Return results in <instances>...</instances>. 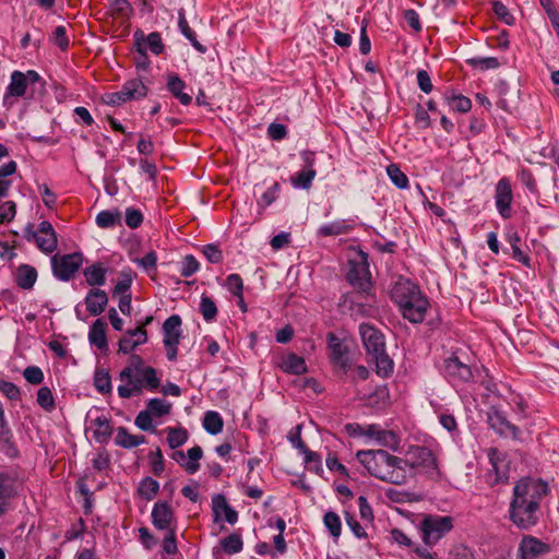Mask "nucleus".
I'll return each instance as SVG.
<instances>
[{
    "mask_svg": "<svg viewBox=\"0 0 559 559\" xmlns=\"http://www.w3.org/2000/svg\"><path fill=\"white\" fill-rule=\"evenodd\" d=\"M158 489H159V484L155 479H153L151 477H145L140 483L138 490H139V493L141 495V497H143L146 500H152L158 492Z\"/></svg>",
    "mask_w": 559,
    "mask_h": 559,
    "instance_id": "nucleus-44",
    "label": "nucleus"
},
{
    "mask_svg": "<svg viewBox=\"0 0 559 559\" xmlns=\"http://www.w3.org/2000/svg\"><path fill=\"white\" fill-rule=\"evenodd\" d=\"M487 420L489 426L499 435L520 439V429L507 419V416L502 411L491 407L487 414Z\"/></svg>",
    "mask_w": 559,
    "mask_h": 559,
    "instance_id": "nucleus-13",
    "label": "nucleus"
},
{
    "mask_svg": "<svg viewBox=\"0 0 559 559\" xmlns=\"http://www.w3.org/2000/svg\"><path fill=\"white\" fill-rule=\"evenodd\" d=\"M353 229V225L345 219L334 221L329 224L322 225L318 229V235L322 237L328 236H340L349 233Z\"/></svg>",
    "mask_w": 559,
    "mask_h": 559,
    "instance_id": "nucleus-32",
    "label": "nucleus"
},
{
    "mask_svg": "<svg viewBox=\"0 0 559 559\" xmlns=\"http://www.w3.org/2000/svg\"><path fill=\"white\" fill-rule=\"evenodd\" d=\"M93 436L96 442L106 443L110 439L112 428L110 421L105 416H98L93 420Z\"/></svg>",
    "mask_w": 559,
    "mask_h": 559,
    "instance_id": "nucleus-31",
    "label": "nucleus"
},
{
    "mask_svg": "<svg viewBox=\"0 0 559 559\" xmlns=\"http://www.w3.org/2000/svg\"><path fill=\"white\" fill-rule=\"evenodd\" d=\"M223 418L217 412L209 411L205 413L203 418V427L209 433H219L223 430Z\"/></svg>",
    "mask_w": 559,
    "mask_h": 559,
    "instance_id": "nucleus-37",
    "label": "nucleus"
},
{
    "mask_svg": "<svg viewBox=\"0 0 559 559\" xmlns=\"http://www.w3.org/2000/svg\"><path fill=\"white\" fill-rule=\"evenodd\" d=\"M167 87L173 96L176 97L181 105L188 106L191 104L192 97L183 92L186 88V83L177 74L168 75Z\"/></svg>",
    "mask_w": 559,
    "mask_h": 559,
    "instance_id": "nucleus-29",
    "label": "nucleus"
},
{
    "mask_svg": "<svg viewBox=\"0 0 559 559\" xmlns=\"http://www.w3.org/2000/svg\"><path fill=\"white\" fill-rule=\"evenodd\" d=\"M287 439L293 444V447L296 448L300 453L302 451H306V449H308V447L301 439V426L300 425H297L295 428H293L288 432Z\"/></svg>",
    "mask_w": 559,
    "mask_h": 559,
    "instance_id": "nucleus-58",
    "label": "nucleus"
},
{
    "mask_svg": "<svg viewBox=\"0 0 559 559\" xmlns=\"http://www.w3.org/2000/svg\"><path fill=\"white\" fill-rule=\"evenodd\" d=\"M23 376L27 382L31 384H40L44 380V373L39 367L36 366H29L27 367Z\"/></svg>",
    "mask_w": 559,
    "mask_h": 559,
    "instance_id": "nucleus-60",
    "label": "nucleus"
},
{
    "mask_svg": "<svg viewBox=\"0 0 559 559\" xmlns=\"http://www.w3.org/2000/svg\"><path fill=\"white\" fill-rule=\"evenodd\" d=\"M27 86V75L21 71H13L11 74V81L7 86L4 100L7 102L10 97H23L26 93Z\"/></svg>",
    "mask_w": 559,
    "mask_h": 559,
    "instance_id": "nucleus-27",
    "label": "nucleus"
},
{
    "mask_svg": "<svg viewBox=\"0 0 559 559\" xmlns=\"http://www.w3.org/2000/svg\"><path fill=\"white\" fill-rule=\"evenodd\" d=\"M147 342V333L143 326L129 330L119 341V352L123 354L131 353L136 346Z\"/></svg>",
    "mask_w": 559,
    "mask_h": 559,
    "instance_id": "nucleus-24",
    "label": "nucleus"
},
{
    "mask_svg": "<svg viewBox=\"0 0 559 559\" xmlns=\"http://www.w3.org/2000/svg\"><path fill=\"white\" fill-rule=\"evenodd\" d=\"M181 319L178 314H173L163 324L164 332V345H178L181 332H180Z\"/></svg>",
    "mask_w": 559,
    "mask_h": 559,
    "instance_id": "nucleus-26",
    "label": "nucleus"
},
{
    "mask_svg": "<svg viewBox=\"0 0 559 559\" xmlns=\"http://www.w3.org/2000/svg\"><path fill=\"white\" fill-rule=\"evenodd\" d=\"M132 273L131 271H121L117 284L114 287L112 295H129L130 287L132 285Z\"/></svg>",
    "mask_w": 559,
    "mask_h": 559,
    "instance_id": "nucleus-42",
    "label": "nucleus"
},
{
    "mask_svg": "<svg viewBox=\"0 0 559 559\" xmlns=\"http://www.w3.org/2000/svg\"><path fill=\"white\" fill-rule=\"evenodd\" d=\"M548 493L547 483L532 477L520 479L513 487L509 507L510 521L521 530H530L539 520L542 500Z\"/></svg>",
    "mask_w": 559,
    "mask_h": 559,
    "instance_id": "nucleus-1",
    "label": "nucleus"
},
{
    "mask_svg": "<svg viewBox=\"0 0 559 559\" xmlns=\"http://www.w3.org/2000/svg\"><path fill=\"white\" fill-rule=\"evenodd\" d=\"M37 278V272L33 266L21 265L16 270L15 281L16 284L23 289H31Z\"/></svg>",
    "mask_w": 559,
    "mask_h": 559,
    "instance_id": "nucleus-34",
    "label": "nucleus"
},
{
    "mask_svg": "<svg viewBox=\"0 0 559 559\" xmlns=\"http://www.w3.org/2000/svg\"><path fill=\"white\" fill-rule=\"evenodd\" d=\"M213 512L215 521L224 520L229 524H235L238 520V513L227 503L223 495L213 498Z\"/></svg>",
    "mask_w": 559,
    "mask_h": 559,
    "instance_id": "nucleus-25",
    "label": "nucleus"
},
{
    "mask_svg": "<svg viewBox=\"0 0 559 559\" xmlns=\"http://www.w3.org/2000/svg\"><path fill=\"white\" fill-rule=\"evenodd\" d=\"M134 424L138 428H140L143 431H150V432L156 431V429L153 425V416L146 408L141 411L136 415Z\"/></svg>",
    "mask_w": 559,
    "mask_h": 559,
    "instance_id": "nucleus-52",
    "label": "nucleus"
},
{
    "mask_svg": "<svg viewBox=\"0 0 559 559\" xmlns=\"http://www.w3.org/2000/svg\"><path fill=\"white\" fill-rule=\"evenodd\" d=\"M367 438L373 440L378 445L393 451H396L401 443V438L395 431L384 429L379 424L368 425Z\"/></svg>",
    "mask_w": 559,
    "mask_h": 559,
    "instance_id": "nucleus-14",
    "label": "nucleus"
},
{
    "mask_svg": "<svg viewBox=\"0 0 559 559\" xmlns=\"http://www.w3.org/2000/svg\"><path fill=\"white\" fill-rule=\"evenodd\" d=\"M147 87L141 79L128 80L118 92L105 93L102 102L109 106H121L131 100L144 98Z\"/></svg>",
    "mask_w": 559,
    "mask_h": 559,
    "instance_id": "nucleus-6",
    "label": "nucleus"
},
{
    "mask_svg": "<svg viewBox=\"0 0 559 559\" xmlns=\"http://www.w3.org/2000/svg\"><path fill=\"white\" fill-rule=\"evenodd\" d=\"M36 401L38 405L47 412H50L55 408V399L51 390L48 386H41L37 391Z\"/></svg>",
    "mask_w": 559,
    "mask_h": 559,
    "instance_id": "nucleus-49",
    "label": "nucleus"
},
{
    "mask_svg": "<svg viewBox=\"0 0 559 559\" xmlns=\"http://www.w3.org/2000/svg\"><path fill=\"white\" fill-rule=\"evenodd\" d=\"M323 523L333 537H340L342 523L337 513L328 511L323 516Z\"/></svg>",
    "mask_w": 559,
    "mask_h": 559,
    "instance_id": "nucleus-45",
    "label": "nucleus"
},
{
    "mask_svg": "<svg viewBox=\"0 0 559 559\" xmlns=\"http://www.w3.org/2000/svg\"><path fill=\"white\" fill-rule=\"evenodd\" d=\"M133 376H144L146 383L151 386L157 384L156 370L153 367L145 366L140 355H131L128 365L120 372V381H130Z\"/></svg>",
    "mask_w": 559,
    "mask_h": 559,
    "instance_id": "nucleus-11",
    "label": "nucleus"
},
{
    "mask_svg": "<svg viewBox=\"0 0 559 559\" xmlns=\"http://www.w3.org/2000/svg\"><path fill=\"white\" fill-rule=\"evenodd\" d=\"M328 342L330 348V357L333 364L342 370L346 371L350 366L347 346L340 337L333 333L328 335Z\"/></svg>",
    "mask_w": 559,
    "mask_h": 559,
    "instance_id": "nucleus-20",
    "label": "nucleus"
},
{
    "mask_svg": "<svg viewBox=\"0 0 559 559\" xmlns=\"http://www.w3.org/2000/svg\"><path fill=\"white\" fill-rule=\"evenodd\" d=\"M0 391L11 401H17L21 397L20 389L9 381L0 382Z\"/></svg>",
    "mask_w": 559,
    "mask_h": 559,
    "instance_id": "nucleus-62",
    "label": "nucleus"
},
{
    "mask_svg": "<svg viewBox=\"0 0 559 559\" xmlns=\"http://www.w3.org/2000/svg\"><path fill=\"white\" fill-rule=\"evenodd\" d=\"M449 107L457 112H467L472 108V102L469 98L461 94H452L447 96Z\"/></svg>",
    "mask_w": 559,
    "mask_h": 559,
    "instance_id": "nucleus-41",
    "label": "nucleus"
},
{
    "mask_svg": "<svg viewBox=\"0 0 559 559\" xmlns=\"http://www.w3.org/2000/svg\"><path fill=\"white\" fill-rule=\"evenodd\" d=\"M199 269L200 264L198 260L193 255L189 254L186 255L182 260L180 274L183 277H190L191 275L197 273Z\"/></svg>",
    "mask_w": 559,
    "mask_h": 559,
    "instance_id": "nucleus-54",
    "label": "nucleus"
},
{
    "mask_svg": "<svg viewBox=\"0 0 559 559\" xmlns=\"http://www.w3.org/2000/svg\"><path fill=\"white\" fill-rule=\"evenodd\" d=\"M347 280L357 290L344 296V306L348 304L352 314H367L374 304V297L371 294L372 285L367 254L362 251L357 253V259L349 260Z\"/></svg>",
    "mask_w": 559,
    "mask_h": 559,
    "instance_id": "nucleus-2",
    "label": "nucleus"
},
{
    "mask_svg": "<svg viewBox=\"0 0 559 559\" xmlns=\"http://www.w3.org/2000/svg\"><path fill=\"white\" fill-rule=\"evenodd\" d=\"M106 326L107 324L105 321L97 319L91 326L88 333L90 342L99 349L107 347Z\"/></svg>",
    "mask_w": 559,
    "mask_h": 559,
    "instance_id": "nucleus-33",
    "label": "nucleus"
},
{
    "mask_svg": "<svg viewBox=\"0 0 559 559\" xmlns=\"http://www.w3.org/2000/svg\"><path fill=\"white\" fill-rule=\"evenodd\" d=\"M153 417H163L170 413L171 403L164 399H151L145 407Z\"/></svg>",
    "mask_w": 559,
    "mask_h": 559,
    "instance_id": "nucleus-39",
    "label": "nucleus"
},
{
    "mask_svg": "<svg viewBox=\"0 0 559 559\" xmlns=\"http://www.w3.org/2000/svg\"><path fill=\"white\" fill-rule=\"evenodd\" d=\"M222 547L227 554H237L242 549V539L238 534H230L222 542Z\"/></svg>",
    "mask_w": 559,
    "mask_h": 559,
    "instance_id": "nucleus-50",
    "label": "nucleus"
},
{
    "mask_svg": "<svg viewBox=\"0 0 559 559\" xmlns=\"http://www.w3.org/2000/svg\"><path fill=\"white\" fill-rule=\"evenodd\" d=\"M167 442L171 449L179 448L188 440V432L183 428H168Z\"/></svg>",
    "mask_w": 559,
    "mask_h": 559,
    "instance_id": "nucleus-46",
    "label": "nucleus"
},
{
    "mask_svg": "<svg viewBox=\"0 0 559 559\" xmlns=\"http://www.w3.org/2000/svg\"><path fill=\"white\" fill-rule=\"evenodd\" d=\"M202 252L211 263L216 264L223 260V252L216 245L210 243L204 246Z\"/></svg>",
    "mask_w": 559,
    "mask_h": 559,
    "instance_id": "nucleus-59",
    "label": "nucleus"
},
{
    "mask_svg": "<svg viewBox=\"0 0 559 559\" xmlns=\"http://www.w3.org/2000/svg\"><path fill=\"white\" fill-rule=\"evenodd\" d=\"M496 206L499 214L503 218L511 216V203L513 200L510 180L506 177L501 178L495 190Z\"/></svg>",
    "mask_w": 559,
    "mask_h": 559,
    "instance_id": "nucleus-16",
    "label": "nucleus"
},
{
    "mask_svg": "<svg viewBox=\"0 0 559 559\" xmlns=\"http://www.w3.org/2000/svg\"><path fill=\"white\" fill-rule=\"evenodd\" d=\"M386 174L391 181L400 189H405L408 187V178L401 170V168L395 164H390L386 167Z\"/></svg>",
    "mask_w": 559,
    "mask_h": 559,
    "instance_id": "nucleus-43",
    "label": "nucleus"
},
{
    "mask_svg": "<svg viewBox=\"0 0 559 559\" xmlns=\"http://www.w3.org/2000/svg\"><path fill=\"white\" fill-rule=\"evenodd\" d=\"M317 175L316 169H306L298 171L296 175L290 177V182L294 188L309 189Z\"/></svg>",
    "mask_w": 559,
    "mask_h": 559,
    "instance_id": "nucleus-38",
    "label": "nucleus"
},
{
    "mask_svg": "<svg viewBox=\"0 0 559 559\" xmlns=\"http://www.w3.org/2000/svg\"><path fill=\"white\" fill-rule=\"evenodd\" d=\"M229 293L236 297H241L243 292V282L239 274H230L226 277L225 283Z\"/></svg>",
    "mask_w": 559,
    "mask_h": 559,
    "instance_id": "nucleus-55",
    "label": "nucleus"
},
{
    "mask_svg": "<svg viewBox=\"0 0 559 559\" xmlns=\"http://www.w3.org/2000/svg\"><path fill=\"white\" fill-rule=\"evenodd\" d=\"M94 385L99 393H109L111 391L109 373L104 370H97L94 374Z\"/></svg>",
    "mask_w": 559,
    "mask_h": 559,
    "instance_id": "nucleus-51",
    "label": "nucleus"
},
{
    "mask_svg": "<svg viewBox=\"0 0 559 559\" xmlns=\"http://www.w3.org/2000/svg\"><path fill=\"white\" fill-rule=\"evenodd\" d=\"M356 456L371 476L394 485L406 484L408 467L404 459L384 450H360Z\"/></svg>",
    "mask_w": 559,
    "mask_h": 559,
    "instance_id": "nucleus-3",
    "label": "nucleus"
},
{
    "mask_svg": "<svg viewBox=\"0 0 559 559\" xmlns=\"http://www.w3.org/2000/svg\"><path fill=\"white\" fill-rule=\"evenodd\" d=\"M133 38L136 51H146L148 48L154 55L158 56L165 49L162 36L157 32H152L146 36L143 31L136 29L133 34Z\"/></svg>",
    "mask_w": 559,
    "mask_h": 559,
    "instance_id": "nucleus-19",
    "label": "nucleus"
},
{
    "mask_svg": "<svg viewBox=\"0 0 559 559\" xmlns=\"http://www.w3.org/2000/svg\"><path fill=\"white\" fill-rule=\"evenodd\" d=\"M150 459L153 473L156 476H159L165 469L162 451L159 449H156V451L151 452Z\"/></svg>",
    "mask_w": 559,
    "mask_h": 559,
    "instance_id": "nucleus-64",
    "label": "nucleus"
},
{
    "mask_svg": "<svg viewBox=\"0 0 559 559\" xmlns=\"http://www.w3.org/2000/svg\"><path fill=\"white\" fill-rule=\"evenodd\" d=\"M16 214V205L13 201H7L0 206V223H10Z\"/></svg>",
    "mask_w": 559,
    "mask_h": 559,
    "instance_id": "nucleus-56",
    "label": "nucleus"
},
{
    "mask_svg": "<svg viewBox=\"0 0 559 559\" xmlns=\"http://www.w3.org/2000/svg\"><path fill=\"white\" fill-rule=\"evenodd\" d=\"M276 366L285 373L300 376L307 372L305 359L295 353H287L278 357Z\"/></svg>",
    "mask_w": 559,
    "mask_h": 559,
    "instance_id": "nucleus-23",
    "label": "nucleus"
},
{
    "mask_svg": "<svg viewBox=\"0 0 559 559\" xmlns=\"http://www.w3.org/2000/svg\"><path fill=\"white\" fill-rule=\"evenodd\" d=\"M407 457L404 459L408 472L406 475V483L409 478L414 477L415 471L418 467L425 469L426 473L437 472L438 465L435 454L426 447H412L407 451Z\"/></svg>",
    "mask_w": 559,
    "mask_h": 559,
    "instance_id": "nucleus-7",
    "label": "nucleus"
},
{
    "mask_svg": "<svg viewBox=\"0 0 559 559\" xmlns=\"http://www.w3.org/2000/svg\"><path fill=\"white\" fill-rule=\"evenodd\" d=\"M549 551L550 547L547 544L536 537L526 535L519 544L516 559H539Z\"/></svg>",
    "mask_w": 559,
    "mask_h": 559,
    "instance_id": "nucleus-15",
    "label": "nucleus"
},
{
    "mask_svg": "<svg viewBox=\"0 0 559 559\" xmlns=\"http://www.w3.org/2000/svg\"><path fill=\"white\" fill-rule=\"evenodd\" d=\"M178 26L182 35L191 43V45L201 53H204L206 51V47L203 46L195 36V33L192 31V28L189 26L188 21L185 16V12L181 10L179 11V17H178Z\"/></svg>",
    "mask_w": 559,
    "mask_h": 559,
    "instance_id": "nucleus-36",
    "label": "nucleus"
},
{
    "mask_svg": "<svg viewBox=\"0 0 559 559\" xmlns=\"http://www.w3.org/2000/svg\"><path fill=\"white\" fill-rule=\"evenodd\" d=\"M175 522L174 511L166 501H157L152 510V523L159 531L174 530L171 527Z\"/></svg>",
    "mask_w": 559,
    "mask_h": 559,
    "instance_id": "nucleus-21",
    "label": "nucleus"
},
{
    "mask_svg": "<svg viewBox=\"0 0 559 559\" xmlns=\"http://www.w3.org/2000/svg\"><path fill=\"white\" fill-rule=\"evenodd\" d=\"M487 456L491 467L486 474V483L491 487L506 483L508 480V474L504 468H501L502 461L500 460L498 450L493 448L489 449Z\"/></svg>",
    "mask_w": 559,
    "mask_h": 559,
    "instance_id": "nucleus-22",
    "label": "nucleus"
},
{
    "mask_svg": "<svg viewBox=\"0 0 559 559\" xmlns=\"http://www.w3.org/2000/svg\"><path fill=\"white\" fill-rule=\"evenodd\" d=\"M83 263V257L81 253H70L63 255H55L51 259L52 271L57 278L61 281H70L74 274L79 271Z\"/></svg>",
    "mask_w": 559,
    "mask_h": 559,
    "instance_id": "nucleus-10",
    "label": "nucleus"
},
{
    "mask_svg": "<svg viewBox=\"0 0 559 559\" xmlns=\"http://www.w3.org/2000/svg\"><path fill=\"white\" fill-rule=\"evenodd\" d=\"M359 334L368 360L376 366L377 374L382 378L391 376L394 362L386 353L384 335L381 331L368 323H362L359 326Z\"/></svg>",
    "mask_w": 559,
    "mask_h": 559,
    "instance_id": "nucleus-5",
    "label": "nucleus"
},
{
    "mask_svg": "<svg viewBox=\"0 0 559 559\" xmlns=\"http://www.w3.org/2000/svg\"><path fill=\"white\" fill-rule=\"evenodd\" d=\"M468 62L481 70L496 69L499 67V61L495 57L473 58L469 59Z\"/></svg>",
    "mask_w": 559,
    "mask_h": 559,
    "instance_id": "nucleus-61",
    "label": "nucleus"
},
{
    "mask_svg": "<svg viewBox=\"0 0 559 559\" xmlns=\"http://www.w3.org/2000/svg\"><path fill=\"white\" fill-rule=\"evenodd\" d=\"M107 302V294L102 289H91L85 297L86 309L92 316L100 314L105 310Z\"/></svg>",
    "mask_w": 559,
    "mask_h": 559,
    "instance_id": "nucleus-28",
    "label": "nucleus"
},
{
    "mask_svg": "<svg viewBox=\"0 0 559 559\" xmlns=\"http://www.w3.org/2000/svg\"><path fill=\"white\" fill-rule=\"evenodd\" d=\"M146 439L142 435H131L127 428L119 427L117 429V435L115 438V442L117 445L124 449H132L140 444L145 443Z\"/></svg>",
    "mask_w": 559,
    "mask_h": 559,
    "instance_id": "nucleus-30",
    "label": "nucleus"
},
{
    "mask_svg": "<svg viewBox=\"0 0 559 559\" xmlns=\"http://www.w3.org/2000/svg\"><path fill=\"white\" fill-rule=\"evenodd\" d=\"M122 385L118 386V394L121 399H130L131 396H138L143 393V390L156 391L160 385V380L157 377V384L151 386L146 383L144 376H133L130 381H122Z\"/></svg>",
    "mask_w": 559,
    "mask_h": 559,
    "instance_id": "nucleus-17",
    "label": "nucleus"
},
{
    "mask_svg": "<svg viewBox=\"0 0 559 559\" xmlns=\"http://www.w3.org/2000/svg\"><path fill=\"white\" fill-rule=\"evenodd\" d=\"M392 299L405 319L413 323L424 321L429 301L414 283L399 281L392 289Z\"/></svg>",
    "mask_w": 559,
    "mask_h": 559,
    "instance_id": "nucleus-4",
    "label": "nucleus"
},
{
    "mask_svg": "<svg viewBox=\"0 0 559 559\" xmlns=\"http://www.w3.org/2000/svg\"><path fill=\"white\" fill-rule=\"evenodd\" d=\"M304 461L309 471H313L316 473L322 472L321 457L317 452H313L309 449L302 451Z\"/></svg>",
    "mask_w": 559,
    "mask_h": 559,
    "instance_id": "nucleus-53",
    "label": "nucleus"
},
{
    "mask_svg": "<svg viewBox=\"0 0 559 559\" xmlns=\"http://www.w3.org/2000/svg\"><path fill=\"white\" fill-rule=\"evenodd\" d=\"M443 370L449 378L460 382H468L473 378L471 367L455 355L444 360Z\"/></svg>",
    "mask_w": 559,
    "mask_h": 559,
    "instance_id": "nucleus-18",
    "label": "nucleus"
},
{
    "mask_svg": "<svg viewBox=\"0 0 559 559\" xmlns=\"http://www.w3.org/2000/svg\"><path fill=\"white\" fill-rule=\"evenodd\" d=\"M53 41L61 49L66 50L69 47V38L67 36V28L63 25H59L53 32Z\"/></svg>",
    "mask_w": 559,
    "mask_h": 559,
    "instance_id": "nucleus-63",
    "label": "nucleus"
},
{
    "mask_svg": "<svg viewBox=\"0 0 559 559\" xmlns=\"http://www.w3.org/2000/svg\"><path fill=\"white\" fill-rule=\"evenodd\" d=\"M121 214L119 211H102L96 216V224L100 228H110L120 224Z\"/></svg>",
    "mask_w": 559,
    "mask_h": 559,
    "instance_id": "nucleus-40",
    "label": "nucleus"
},
{
    "mask_svg": "<svg viewBox=\"0 0 559 559\" xmlns=\"http://www.w3.org/2000/svg\"><path fill=\"white\" fill-rule=\"evenodd\" d=\"M107 270L99 263H95L88 267H85L83 275L86 283L91 286H102L106 282Z\"/></svg>",
    "mask_w": 559,
    "mask_h": 559,
    "instance_id": "nucleus-35",
    "label": "nucleus"
},
{
    "mask_svg": "<svg viewBox=\"0 0 559 559\" xmlns=\"http://www.w3.org/2000/svg\"><path fill=\"white\" fill-rule=\"evenodd\" d=\"M16 497V480L7 474H0V518L14 509Z\"/></svg>",
    "mask_w": 559,
    "mask_h": 559,
    "instance_id": "nucleus-12",
    "label": "nucleus"
},
{
    "mask_svg": "<svg viewBox=\"0 0 559 559\" xmlns=\"http://www.w3.org/2000/svg\"><path fill=\"white\" fill-rule=\"evenodd\" d=\"M453 528V519L449 515H429L421 522L424 543L435 545L441 537Z\"/></svg>",
    "mask_w": 559,
    "mask_h": 559,
    "instance_id": "nucleus-8",
    "label": "nucleus"
},
{
    "mask_svg": "<svg viewBox=\"0 0 559 559\" xmlns=\"http://www.w3.org/2000/svg\"><path fill=\"white\" fill-rule=\"evenodd\" d=\"M202 455L203 451L199 445H195L188 450L187 456L189 460H187L188 464H185V469L189 474H194L199 469V461L201 460Z\"/></svg>",
    "mask_w": 559,
    "mask_h": 559,
    "instance_id": "nucleus-47",
    "label": "nucleus"
},
{
    "mask_svg": "<svg viewBox=\"0 0 559 559\" xmlns=\"http://www.w3.org/2000/svg\"><path fill=\"white\" fill-rule=\"evenodd\" d=\"M200 311L203 316V319L207 322L213 321L217 316V307L214 300L204 295L201 297Z\"/></svg>",
    "mask_w": 559,
    "mask_h": 559,
    "instance_id": "nucleus-48",
    "label": "nucleus"
},
{
    "mask_svg": "<svg viewBox=\"0 0 559 559\" xmlns=\"http://www.w3.org/2000/svg\"><path fill=\"white\" fill-rule=\"evenodd\" d=\"M143 223V214L140 210L128 207L126 210V224L128 227L135 229Z\"/></svg>",
    "mask_w": 559,
    "mask_h": 559,
    "instance_id": "nucleus-57",
    "label": "nucleus"
},
{
    "mask_svg": "<svg viewBox=\"0 0 559 559\" xmlns=\"http://www.w3.org/2000/svg\"><path fill=\"white\" fill-rule=\"evenodd\" d=\"M25 237L28 241H35L38 249L46 253L53 252L58 246L57 234L52 225L47 221H43L38 225L37 231L32 226H27L25 228Z\"/></svg>",
    "mask_w": 559,
    "mask_h": 559,
    "instance_id": "nucleus-9",
    "label": "nucleus"
}]
</instances>
